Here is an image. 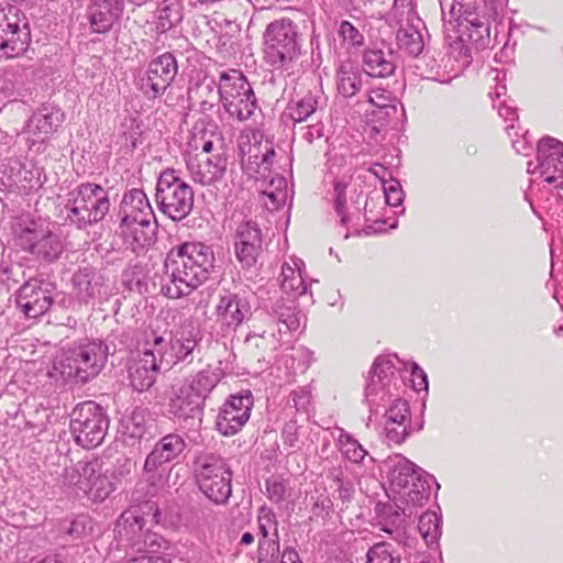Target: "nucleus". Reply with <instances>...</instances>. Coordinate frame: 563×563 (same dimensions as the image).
I'll return each instance as SVG.
<instances>
[{
	"label": "nucleus",
	"mask_w": 563,
	"mask_h": 563,
	"mask_svg": "<svg viewBox=\"0 0 563 563\" xmlns=\"http://www.w3.org/2000/svg\"><path fill=\"white\" fill-rule=\"evenodd\" d=\"M91 489H88L86 496L95 501H103L115 489L113 482L108 477L107 471L102 470L100 476L95 478Z\"/></svg>",
	"instance_id": "nucleus-49"
},
{
	"label": "nucleus",
	"mask_w": 563,
	"mask_h": 563,
	"mask_svg": "<svg viewBox=\"0 0 563 563\" xmlns=\"http://www.w3.org/2000/svg\"><path fill=\"white\" fill-rule=\"evenodd\" d=\"M396 41L400 51L413 57H418L424 47L421 33L412 25L400 27Z\"/></svg>",
	"instance_id": "nucleus-40"
},
{
	"label": "nucleus",
	"mask_w": 563,
	"mask_h": 563,
	"mask_svg": "<svg viewBox=\"0 0 563 563\" xmlns=\"http://www.w3.org/2000/svg\"><path fill=\"white\" fill-rule=\"evenodd\" d=\"M366 563H400L399 554H396L393 545L387 542H378L367 551Z\"/></svg>",
	"instance_id": "nucleus-47"
},
{
	"label": "nucleus",
	"mask_w": 563,
	"mask_h": 563,
	"mask_svg": "<svg viewBox=\"0 0 563 563\" xmlns=\"http://www.w3.org/2000/svg\"><path fill=\"white\" fill-rule=\"evenodd\" d=\"M19 246L38 260L54 262L63 253L60 238L46 228L26 227L16 234Z\"/></svg>",
	"instance_id": "nucleus-15"
},
{
	"label": "nucleus",
	"mask_w": 563,
	"mask_h": 563,
	"mask_svg": "<svg viewBox=\"0 0 563 563\" xmlns=\"http://www.w3.org/2000/svg\"><path fill=\"white\" fill-rule=\"evenodd\" d=\"M124 4L109 0H92L87 9V19L92 33L106 34L120 20Z\"/></svg>",
	"instance_id": "nucleus-26"
},
{
	"label": "nucleus",
	"mask_w": 563,
	"mask_h": 563,
	"mask_svg": "<svg viewBox=\"0 0 563 563\" xmlns=\"http://www.w3.org/2000/svg\"><path fill=\"white\" fill-rule=\"evenodd\" d=\"M118 217L120 221L132 222L155 219V214L146 194L142 189L136 188L124 194Z\"/></svg>",
	"instance_id": "nucleus-28"
},
{
	"label": "nucleus",
	"mask_w": 563,
	"mask_h": 563,
	"mask_svg": "<svg viewBox=\"0 0 563 563\" xmlns=\"http://www.w3.org/2000/svg\"><path fill=\"white\" fill-rule=\"evenodd\" d=\"M443 21L451 25L459 34L457 41L452 44V49L459 48V57L463 64L470 63V49L464 45V41L481 42L489 37V26L484 16L467 3L454 0L449 12L442 7Z\"/></svg>",
	"instance_id": "nucleus-9"
},
{
	"label": "nucleus",
	"mask_w": 563,
	"mask_h": 563,
	"mask_svg": "<svg viewBox=\"0 0 563 563\" xmlns=\"http://www.w3.org/2000/svg\"><path fill=\"white\" fill-rule=\"evenodd\" d=\"M362 73L351 62L342 63L336 69V89L345 98L355 96L362 88Z\"/></svg>",
	"instance_id": "nucleus-34"
},
{
	"label": "nucleus",
	"mask_w": 563,
	"mask_h": 563,
	"mask_svg": "<svg viewBox=\"0 0 563 563\" xmlns=\"http://www.w3.org/2000/svg\"><path fill=\"white\" fill-rule=\"evenodd\" d=\"M339 34L343 38V42L351 46L360 47L364 44L363 34L349 21L341 22Z\"/></svg>",
	"instance_id": "nucleus-54"
},
{
	"label": "nucleus",
	"mask_w": 563,
	"mask_h": 563,
	"mask_svg": "<svg viewBox=\"0 0 563 563\" xmlns=\"http://www.w3.org/2000/svg\"><path fill=\"white\" fill-rule=\"evenodd\" d=\"M178 74L176 57L165 52L152 58L145 68L134 75V85L147 100H155L165 95Z\"/></svg>",
	"instance_id": "nucleus-11"
},
{
	"label": "nucleus",
	"mask_w": 563,
	"mask_h": 563,
	"mask_svg": "<svg viewBox=\"0 0 563 563\" xmlns=\"http://www.w3.org/2000/svg\"><path fill=\"white\" fill-rule=\"evenodd\" d=\"M194 476L199 490L212 503L224 505L232 494V471L225 460L201 453L194 461Z\"/></svg>",
	"instance_id": "nucleus-7"
},
{
	"label": "nucleus",
	"mask_w": 563,
	"mask_h": 563,
	"mask_svg": "<svg viewBox=\"0 0 563 563\" xmlns=\"http://www.w3.org/2000/svg\"><path fill=\"white\" fill-rule=\"evenodd\" d=\"M290 553L292 554L291 556L300 560L298 552L292 547H286L283 552H280L279 540H260L257 549V563H289L287 556Z\"/></svg>",
	"instance_id": "nucleus-36"
},
{
	"label": "nucleus",
	"mask_w": 563,
	"mask_h": 563,
	"mask_svg": "<svg viewBox=\"0 0 563 563\" xmlns=\"http://www.w3.org/2000/svg\"><path fill=\"white\" fill-rule=\"evenodd\" d=\"M15 302L29 318H37L48 311L53 303L48 284L40 279L25 282L16 292Z\"/></svg>",
	"instance_id": "nucleus-22"
},
{
	"label": "nucleus",
	"mask_w": 563,
	"mask_h": 563,
	"mask_svg": "<svg viewBox=\"0 0 563 563\" xmlns=\"http://www.w3.org/2000/svg\"><path fill=\"white\" fill-rule=\"evenodd\" d=\"M205 91L211 95V99H202L201 112L213 110L220 102L229 118L243 122L260 109L251 84L236 69L221 71L218 81L201 85L198 89L200 97Z\"/></svg>",
	"instance_id": "nucleus-3"
},
{
	"label": "nucleus",
	"mask_w": 563,
	"mask_h": 563,
	"mask_svg": "<svg viewBox=\"0 0 563 563\" xmlns=\"http://www.w3.org/2000/svg\"><path fill=\"white\" fill-rule=\"evenodd\" d=\"M387 477L389 481V497L394 506L384 505L378 510L382 530L391 533L401 523L400 516L411 517L417 509L424 506L431 494V483L440 488L435 478L417 466L407 457L397 454L386 461Z\"/></svg>",
	"instance_id": "nucleus-1"
},
{
	"label": "nucleus",
	"mask_w": 563,
	"mask_h": 563,
	"mask_svg": "<svg viewBox=\"0 0 563 563\" xmlns=\"http://www.w3.org/2000/svg\"><path fill=\"white\" fill-rule=\"evenodd\" d=\"M257 523L262 537L260 540H279L278 522L273 509L262 506L258 509Z\"/></svg>",
	"instance_id": "nucleus-45"
},
{
	"label": "nucleus",
	"mask_w": 563,
	"mask_h": 563,
	"mask_svg": "<svg viewBox=\"0 0 563 563\" xmlns=\"http://www.w3.org/2000/svg\"><path fill=\"white\" fill-rule=\"evenodd\" d=\"M367 101L377 108H386L391 102V92L382 87L372 88L367 92Z\"/></svg>",
	"instance_id": "nucleus-59"
},
{
	"label": "nucleus",
	"mask_w": 563,
	"mask_h": 563,
	"mask_svg": "<svg viewBox=\"0 0 563 563\" xmlns=\"http://www.w3.org/2000/svg\"><path fill=\"white\" fill-rule=\"evenodd\" d=\"M323 129L322 122L318 121L313 124L299 128L297 133L302 140L311 144L323 136Z\"/></svg>",
	"instance_id": "nucleus-62"
},
{
	"label": "nucleus",
	"mask_w": 563,
	"mask_h": 563,
	"mask_svg": "<svg viewBox=\"0 0 563 563\" xmlns=\"http://www.w3.org/2000/svg\"><path fill=\"white\" fill-rule=\"evenodd\" d=\"M394 378V365L388 357L378 356L368 376L365 387V399L371 410L377 411L379 407H384L393 396L390 384Z\"/></svg>",
	"instance_id": "nucleus-20"
},
{
	"label": "nucleus",
	"mask_w": 563,
	"mask_h": 563,
	"mask_svg": "<svg viewBox=\"0 0 563 563\" xmlns=\"http://www.w3.org/2000/svg\"><path fill=\"white\" fill-rule=\"evenodd\" d=\"M320 96L318 92L309 91L299 99L291 100L287 106V114L294 123H301L318 112Z\"/></svg>",
	"instance_id": "nucleus-35"
},
{
	"label": "nucleus",
	"mask_w": 563,
	"mask_h": 563,
	"mask_svg": "<svg viewBox=\"0 0 563 563\" xmlns=\"http://www.w3.org/2000/svg\"><path fill=\"white\" fill-rule=\"evenodd\" d=\"M386 437L390 442L396 444L402 443L409 434L410 426L409 423H389L386 422Z\"/></svg>",
	"instance_id": "nucleus-56"
},
{
	"label": "nucleus",
	"mask_w": 563,
	"mask_h": 563,
	"mask_svg": "<svg viewBox=\"0 0 563 563\" xmlns=\"http://www.w3.org/2000/svg\"><path fill=\"white\" fill-rule=\"evenodd\" d=\"M441 518L434 511H426L419 517L418 530L427 544L438 542L441 530Z\"/></svg>",
	"instance_id": "nucleus-44"
},
{
	"label": "nucleus",
	"mask_w": 563,
	"mask_h": 563,
	"mask_svg": "<svg viewBox=\"0 0 563 563\" xmlns=\"http://www.w3.org/2000/svg\"><path fill=\"white\" fill-rule=\"evenodd\" d=\"M363 66L368 76L378 78L391 76L396 69L393 52L378 48H368L364 52Z\"/></svg>",
	"instance_id": "nucleus-32"
},
{
	"label": "nucleus",
	"mask_w": 563,
	"mask_h": 563,
	"mask_svg": "<svg viewBox=\"0 0 563 563\" xmlns=\"http://www.w3.org/2000/svg\"><path fill=\"white\" fill-rule=\"evenodd\" d=\"M346 188H347V183L344 180H336L334 183V194H335L334 209H335L336 213L340 216L341 223L343 225L347 224V222H349V217H347L346 210H345Z\"/></svg>",
	"instance_id": "nucleus-52"
},
{
	"label": "nucleus",
	"mask_w": 563,
	"mask_h": 563,
	"mask_svg": "<svg viewBox=\"0 0 563 563\" xmlns=\"http://www.w3.org/2000/svg\"><path fill=\"white\" fill-rule=\"evenodd\" d=\"M74 291L79 301L93 303L101 296L103 282L93 268L85 267L77 271L71 278Z\"/></svg>",
	"instance_id": "nucleus-31"
},
{
	"label": "nucleus",
	"mask_w": 563,
	"mask_h": 563,
	"mask_svg": "<svg viewBox=\"0 0 563 563\" xmlns=\"http://www.w3.org/2000/svg\"><path fill=\"white\" fill-rule=\"evenodd\" d=\"M213 262V251L206 244L186 242L173 247L165 260L162 292L172 299L190 295L209 278Z\"/></svg>",
	"instance_id": "nucleus-2"
},
{
	"label": "nucleus",
	"mask_w": 563,
	"mask_h": 563,
	"mask_svg": "<svg viewBox=\"0 0 563 563\" xmlns=\"http://www.w3.org/2000/svg\"><path fill=\"white\" fill-rule=\"evenodd\" d=\"M185 449V439L178 433H168L161 438L145 459L143 473L146 481H153L159 467L178 459Z\"/></svg>",
	"instance_id": "nucleus-23"
},
{
	"label": "nucleus",
	"mask_w": 563,
	"mask_h": 563,
	"mask_svg": "<svg viewBox=\"0 0 563 563\" xmlns=\"http://www.w3.org/2000/svg\"><path fill=\"white\" fill-rule=\"evenodd\" d=\"M202 335L198 330H176L170 332L172 368L177 365L188 366L200 353Z\"/></svg>",
	"instance_id": "nucleus-24"
},
{
	"label": "nucleus",
	"mask_w": 563,
	"mask_h": 563,
	"mask_svg": "<svg viewBox=\"0 0 563 563\" xmlns=\"http://www.w3.org/2000/svg\"><path fill=\"white\" fill-rule=\"evenodd\" d=\"M265 62L276 69H288L301 55L302 38L289 18L276 19L263 33Z\"/></svg>",
	"instance_id": "nucleus-5"
},
{
	"label": "nucleus",
	"mask_w": 563,
	"mask_h": 563,
	"mask_svg": "<svg viewBox=\"0 0 563 563\" xmlns=\"http://www.w3.org/2000/svg\"><path fill=\"white\" fill-rule=\"evenodd\" d=\"M272 313L289 331H296L301 324L299 311L290 299H278L272 307Z\"/></svg>",
	"instance_id": "nucleus-39"
},
{
	"label": "nucleus",
	"mask_w": 563,
	"mask_h": 563,
	"mask_svg": "<svg viewBox=\"0 0 563 563\" xmlns=\"http://www.w3.org/2000/svg\"><path fill=\"white\" fill-rule=\"evenodd\" d=\"M284 292L294 298L307 292L308 286L302 277V272L283 285Z\"/></svg>",
	"instance_id": "nucleus-61"
},
{
	"label": "nucleus",
	"mask_w": 563,
	"mask_h": 563,
	"mask_svg": "<svg viewBox=\"0 0 563 563\" xmlns=\"http://www.w3.org/2000/svg\"><path fill=\"white\" fill-rule=\"evenodd\" d=\"M186 167L195 184L212 186L221 181L227 173L228 156L224 147L210 154H188Z\"/></svg>",
	"instance_id": "nucleus-14"
},
{
	"label": "nucleus",
	"mask_w": 563,
	"mask_h": 563,
	"mask_svg": "<svg viewBox=\"0 0 563 563\" xmlns=\"http://www.w3.org/2000/svg\"><path fill=\"white\" fill-rule=\"evenodd\" d=\"M415 68L423 78L440 82H449L451 80V77H446L444 74H441V66L432 55L424 54L421 57L418 56Z\"/></svg>",
	"instance_id": "nucleus-46"
},
{
	"label": "nucleus",
	"mask_w": 563,
	"mask_h": 563,
	"mask_svg": "<svg viewBox=\"0 0 563 563\" xmlns=\"http://www.w3.org/2000/svg\"><path fill=\"white\" fill-rule=\"evenodd\" d=\"M213 316L223 333H233L252 317L251 302L244 294L224 289L218 296Z\"/></svg>",
	"instance_id": "nucleus-13"
},
{
	"label": "nucleus",
	"mask_w": 563,
	"mask_h": 563,
	"mask_svg": "<svg viewBox=\"0 0 563 563\" xmlns=\"http://www.w3.org/2000/svg\"><path fill=\"white\" fill-rule=\"evenodd\" d=\"M266 492L271 501L279 504L285 498L286 487L283 481L272 477L266 481Z\"/></svg>",
	"instance_id": "nucleus-60"
},
{
	"label": "nucleus",
	"mask_w": 563,
	"mask_h": 563,
	"mask_svg": "<svg viewBox=\"0 0 563 563\" xmlns=\"http://www.w3.org/2000/svg\"><path fill=\"white\" fill-rule=\"evenodd\" d=\"M233 247L242 268L255 267L263 252V234L258 224L252 220L241 222L234 231Z\"/></svg>",
	"instance_id": "nucleus-18"
},
{
	"label": "nucleus",
	"mask_w": 563,
	"mask_h": 563,
	"mask_svg": "<svg viewBox=\"0 0 563 563\" xmlns=\"http://www.w3.org/2000/svg\"><path fill=\"white\" fill-rule=\"evenodd\" d=\"M385 417L386 422L389 423H409L410 411L407 401L396 399L386 411Z\"/></svg>",
	"instance_id": "nucleus-51"
},
{
	"label": "nucleus",
	"mask_w": 563,
	"mask_h": 563,
	"mask_svg": "<svg viewBox=\"0 0 563 563\" xmlns=\"http://www.w3.org/2000/svg\"><path fill=\"white\" fill-rule=\"evenodd\" d=\"M243 137L239 141V150L242 163L254 164L257 168H262L261 156L264 151L263 142H255L254 144H250L249 136Z\"/></svg>",
	"instance_id": "nucleus-48"
},
{
	"label": "nucleus",
	"mask_w": 563,
	"mask_h": 563,
	"mask_svg": "<svg viewBox=\"0 0 563 563\" xmlns=\"http://www.w3.org/2000/svg\"><path fill=\"white\" fill-rule=\"evenodd\" d=\"M31 42L27 18L15 5L0 8V57L23 55Z\"/></svg>",
	"instance_id": "nucleus-12"
},
{
	"label": "nucleus",
	"mask_w": 563,
	"mask_h": 563,
	"mask_svg": "<svg viewBox=\"0 0 563 563\" xmlns=\"http://www.w3.org/2000/svg\"><path fill=\"white\" fill-rule=\"evenodd\" d=\"M109 355V346L101 340H79L56 356L53 369L64 379L86 384L99 375Z\"/></svg>",
	"instance_id": "nucleus-4"
},
{
	"label": "nucleus",
	"mask_w": 563,
	"mask_h": 563,
	"mask_svg": "<svg viewBox=\"0 0 563 563\" xmlns=\"http://www.w3.org/2000/svg\"><path fill=\"white\" fill-rule=\"evenodd\" d=\"M93 530V520L88 515H78L71 520H64L59 525V531L67 534L71 540H79L89 537Z\"/></svg>",
	"instance_id": "nucleus-42"
},
{
	"label": "nucleus",
	"mask_w": 563,
	"mask_h": 563,
	"mask_svg": "<svg viewBox=\"0 0 563 563\" xmlns=\"http://www.w3.org/2000/svg\"><path fill=\"white\" fill-rule=\"evenodd\" d=\"M161 371L159 363L151 353H142L129 367V378L137 391L148 390L156 382Z\"/></svg>",
	"instance_id": "nucleus-29"
},
{
	"label": "nucleus",
	"mask_w": 563,
	"mask_h": 563,
	"mask_svg": "<svg viewBox=\"0 0 563 563\" xmlns=\"http://www.w3.org/2000/svg\"><path fill=\"white\" fill-rule=\"evenodd\" d=\"M335 442L344 459L353 464H364L368 452L351 433L340 429Z\"/></svg>",
	"instance_id": "nucleus-37"
},
{
	"label": "nucleus",
	"mask_w": 563,
	"mask_h": 563,
	"mask_svg": "<svg viewBox=\"0 0 563 563\" xmlns=\"http://www.w3.org/2000/svg\"><path fill=\"white\" fill-rule=\"evenodd\" d=\"M299 429L297 420L290 419L287 421L282 429L283 444L291 450L299 449Z\"/></svg>",
	"instance_id": "nucleus-53"
},
{
	"label": "nucleus",
	"mask_w": 563,
	"mask_h": 563,
	"mask_svg": "<svg viewBox=\"0 0 563 563\" xmlns=\"http://www.w3.org/2000/svg\"><path fill=\"white\" fill-rule=\"evenodd\" d=\"M538 167L544 181L563 189V143L544 136L538 144Z\"/></svg>",
	"instance_id": "nucleus-21"
},
{
	"label": "nucleus",
	"mask_w": 563,
	"mask_h": 563,
	"mask_svg": "<svg viewBox=\"0 0 563 563\" xmlns=\"http://www.w3.org/2000/svg\"><path fill=\"white\" fill-rule=\"evenodd\" d=\"M147 410L133 408L121 419L122 433L132 439H141L147 429Z\"/></svg>",
	"instance_id": "nucleus-38"
},
{
	"label": "nucleus",
	"mask_w": 563,
	"mask_h": 563,
	"mask_svg": "<svg viewBox=\"0 0 563 563\" xmlns=\"http://www.w3.org/2000/svg\"><path fill=\"white\" fill-rule=\"evenodd\" d=\"M144 507L147 509L146 512L137 507L123 511L115 526V531L120 538L128 541L132 548L140 544L147 523L159 522L161 511L157 505L155 503H146Z\"/></svg>",
	"instance_id": "nucleus-19"
},
{
	"label": "nucleus",
	"mask_w": 563,
	"mask_h": 563,
	"mask_svg": "<svg viewBox=\"0 0 563 563\" xmlns=\"http://www.w3.org/2000/svg\"><path fill=\"white\" fill-rule=\"evenodd\" d=\"M305 268V263L300 258L292 257L290 258V262H285L282 266V280H280V287L283 288V285L288 282L289 279H292L295 276L300 274Z\"/></svg>",
	"instance_id": "nucleus-58"
},
{
	"label": "nucleus",
	"mask_w": 563,
	"mask_h": 563,
	"mask_svg": "<svg viewBox=\"0 0 563 563\" xmlns=\"http://www.w3.org/2000/svg\"><path fill=\"white\" fill-rule=\"evenodd\" d=\"M152 221L153 220L140 222L120 221L119 234L122 236L128 249L134 253H140L146 246L151 245L155 234V228Z\"/></svg>",
	"instance_id": "nucleus-30"
},
{
	"label": "nucleus",
	"mask_w": 563,
	"mask_h": 563,
	"mask_svg": "<svg viewBox=\"0 0 563 563\" xmlns=\"http://www.w3.org/2000/svg\"><path fill=\"white\" fill-rule=\"evenodd\" d=\"M196 130L197 128H195V132L192 133V137L189 143L190 147L197 151L196 154H210L211 152H216L218 147H224L221 135L213 132L208 134L202 130L196 132Z\"/></svg>",
	"instance_id": "nucleus-43"
},
{
	"label": "nucleus",
	"mask_w": 563,
	"mask_h": 563,
	"mask_svg": "<svg viewBox=\"0 0 563 563\" xmlns=\"http://www.w3.org/2000/svg\"><path fill=\"white\" fill-rule=\"evenodd\" d=\"M172 342L170 336L168 339L152 332L145 341V349L142 353H151L156 357V362L159 363V367L166 366L172 368V360L169 358Z\"/></svg>",
	"instance_id": "nucleus-41"
},
{
	"label": "nucleus",
	"mask_w": 563,
	"mask_h": 563,
	"mask_svg": "<svg viewBox=\"0 0 563 563\" xmlns=\"http://www.w3.org/2000/svg\"><path fill=\"white\" fill-rule=\"evenodd\" d=\"M109 191L95 183H82L67 195V219L78 229H87L104 219L110 211Z\"/></svg>",
	"instance_id": "nucleus-6"
},
{
	"label": "nucleus",
	"mask_w": 563,
	"mask_h": 563,
	"mask_svg": "<svg viewBox=\"0 0 563 563\" xmlns=\"http://www.w3.org/2000/svg\"><path fill=\"white\" fill-rule=\"evenodd\" d=\"M140 541V544L134 547L137 552L154 554L158 553L162 549H166V540L158 533L152 532L150 528H146Z\"/></svg>",
	"instance_id": "nucleus-50"
},
{
	"label": "nucleus",
	"mask_w": 563,
	"mask_h": 563,
	"mask_svg": "<svg viewBox=\"0 0 563 563\" xmlns=\"http://www.w3.org/2000/svg\"><path fill=\"white\" fill-rule=\"evenodd\" d=\"M122 280L130 290L142 291L145 283L142 282L141 272L136 267L125 269L122 274Z\"/></svg>",
	"instance_id": "nucleus-63"
},
{
	"label": "nucleus",
	"mask_w": 563,
	"mask_h": 563,
	"mask_svg": "<svg viewBox=\"0 0 563 563\" xmlns=\"http://www.w3.org/2000/svg\"><path fill=\"white\" fill-rule=\"evenodd\" d=\"M109 428L103 408L95 401L78 404L70 418V432L75 442L84 449H93L102 443Z\"/></svg>",
	"instance_id": "nucleus-10"
},
{
	"label": "nucleus",
	"mask_w": 563,
	"mask_h": 563,
	"mask_svg": "<svg viewBox=\"0 0 563 563\" xmlns=\"http://www.w3.org/2000/svg\"><path fill=\"white\" fill-rule=\"evenodd\" d=\"M253 408L251 390L231 395L222 405L217 417V430L225 437L236 434L249 421Z\"/></svg>",
	"instance_id": "nucleus-17"
},
{
	"label": "nucleus",
	"mask_w": 563,
	"mask_h": 563,
	"mask_svg": "<svg viewBox=\"0 0 563 563\" xmlns=\"http://www.w3.org/2000/svg\"><path fill=\"white\" fill-rule=\"evenodd\" d=\"M222 377L223 373L220 367H212L211 365H208L195 375L185 378L183 383L187 385L191 391L206 400L210 393L221 382Z\"/></svg>",
	"instance_id": "nucleus-33"
},
{
	"label": "nucleus",
	"mask_w": 563,
	"mask_h": 563,
	"mask_svg": "<svg viewBox=\"0 0 563 563\" xmlns=\"http://www.w3.org/2000/svg\"><path fill=\"white\" fill-rule=\"evenodd\" d=\"M384 194L386 203L391 207H398L404 201V191L399 181L390 180L389 183H384Z\"/></svg>",
	"instance_id": "nucleus-55"
},
{
	"label": "nucleus",
	"mask_w": 563,
	"mask_h": 563,
	"mask_svg": "<svg viewBox=\"0 0 563 563\" xmlns=\"http://www.w3.org/2000/svg\"><path fill=\"white\" fill-rule=\"evenodd\" d=\"M64 121V112L52 104H44L29 119L25 126L30 150L40 152Z\"/></svg>",
	"instance_id": "nucleus-16"
},
{
	"label": "nucleus",
	"mask_w": 563,
	"mask_h": 563,
	"mask_svg": "<svg viewBox=\"0 0 563 563\" xmlns=\"http://www.w3.org/2000/svg\"><path fill=\"white\" fill-rule=\"evenodd\" d=\"M212 22L220 32L224 33V35L233 36L240 32V25L235 21L230 20L222 14L214 15Z\"/></svg>",
	"instance_id": "nucleus-64"
},
{
	"label": "nucleus",
	"mask_w": 563,
	"mask_h": 563,
	"mask_svg": "<svg viewBox=\"0 0 563 563\" xmlns=\"http://www.w3.org/2000/svg\"><path fill=\"white\" fill-rule=\"evenodd\" d=\"M205 400L181 383L173 387V397L169 400V411L178 419H198L201 421Z\"/></svg>",
	"instance_id": "nucleus-27"
},
{
	"label": "nucleus",
	"mask_w": 563,
	"mask_h": 563,
	"mask_svg": "<svg viewBox=\"0 0 563 563\" xmlns=\"http://www.w3.org/2000/svg\"><path fill=\"white\" fill-rule=\"evenodd\" d=\"M102 470L103 461L99 457L78 461L73 467L65 470L64 484L76 489V494L86 495Z\"/></svg>",
	"instance_id": "nucleus-25"
},
{
	"label": "nucleus",
	"mask_w": 563,
	"mask_h": 563,
	"mask_svg": "<svg viewBox=\"0 0 563 563\" xmlns=\"http://www.w3.org/2000/svg\"><path fill=\"white\" fill-rule=\"evenodd\" d=\"M155 200L158 210L175 222L187 218L195 201L192 188L174 168L163 170L156 183Z\"/></svg>",
	"instance_id": "nucleus-8"
},
{
	"label": "nucleus",
	"mask_w": 563,
	"mask_h": 563,
	"mask_svg": "<svg viewBox=\"0 0 563 563\" xmlns=\"http://www.w3.org/2000/svg\"><path fill=\"white\" fill-rule=\"evenodd\" d=\"M494 108L497 109L498 114L506 121L510 122L506 125L505 130L509 136L512 135L511 131L515 129V122L518 120L517 109L510 104H507L506 100L499 102L498 104L494 103Z\"/></svg>",
	"instance_id": "nucleus-57"
}]
</instances>
